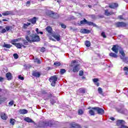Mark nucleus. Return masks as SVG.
Masks as SVG:
<instances>
[{
    "instance_id": "1",
    "label": "nucleus",
    "mask_w": 128,
    "mask_h": 128,
    "mask_svg": "<svg viewBox=\"0 0 128 128\" xmlns=\"http://www.w3.org/2000/svg\"><path fill=\"white\" fill-rule=\"evenodd\" d=\"M25 38H18L16 39H14L11 40V44H16L17 42L22 40L24 46H28V42H40V38L37 34H32L30 30H27L26 31Z\"/></svg>"
},
{
    "instance_id": "2",
    "label": "nucleus",
    "mask_w": 128,
    "mask_h": 128,
    "mask_svg": "<svg viewBox=\"0 0 128 128\" xmlns=\"http://www.w3.org/2000/svg\"><path fill=\"white\" fill-rule=\"evenodd\" d=\"M49 80L50 82H51V86H54L56 84V81L58 80V77L56 76H52L49 78Z\"/></svg>"
},
{
    "instance_id": "3",
    "label": "nucleus",
    "mask_w": 128,
    "mask_h": 128,
    "mask_svg": "<svg viewBox=\"0 0 128 128\" xmlns=\"http://www.w3.org/2000/svg\"><path fill=\"white\" fill-rule=\"evenodd\" d=\"M122 48V47L120 46H119L118 44L114 45L112 48V52H115V54H118V50H120Z\"/></svg>"
},
{
    "instance_id": "4",
    "label": "nucleus",
    "mask_w": 128,
    "mask_h": 128,
    "mask_svg": "<svg viewBox=\"0 0 128 128\" xmlns=\"http://www.w3.org/2000/svg\"><path fill=\"white\" fill-rule=\"evenodd\" d=\"M48 14L50 16V18H58V14H54L52 11L50 10L48 11Z\"/></svg>"
},
{
    "instance_id": "5",
    "label": "nucleus",
    "mask_w": 128,
    "mask_h": 128,
    "mask_svg": "<svg viewBox=\"0 0 128 128\" xmlns=\"http://www.w3.org/2000/svg\"><path fill=\"white\" fill-rule=\"evenodd\" d=\"M13 45L15 46L17 48H26V46L28 45H24V44H22V43H13Z\"/></svg>"
},
{
    "instance_id": "6",
    "label": "nucleus",
    "mask_w": 128,
    "mask_h": 128,
    "mask_svg": "<svg viewBox=\"0 0 128 128\" xmlns=\"http://www.w3.org/2000/svg\"><path fill=\"white\" fill-rule=\"evenodd\" d=\"M70 128H82V126L78 123L73 122L70 124Z\"/></svg>"
},
{
    "instance_id": "7",
    "label": "nucleus",
    "mask_w": 128,
    "mask_h": 128,
    "mask_svg": "<svg viewBox=\"0 0 128 128\" xmlns=\"http://www.w3.org/2000/svg\"><path fill=\"white\" fill-rule=\"evenodd\" d=\"M116 26L117 28H124V26H126V24L124 22H118L116 23Z\"/></svg>"
},
{
    "instance_id": "8",
    "label": "nucleus",
    "mask_w": 128,
    "mask_h": 128,
    "mask_svg": "<svg viewBox=\"0 0 128 128\" xmlns=\"http://www.w3.org/2000/svg\"><path fill=\"white\" fill-rule=\"evenodd\" d=\"M80 64H76V66H74L72 68L73 72H78L80 70Z\"/></svg>"
},
{
    "instance_id": "9",
    "label": "nucleus",
    "mask_w": 128,
    "mask_h": 128,
    "mask_svg": "<svg viewBox=\"0 0 128 128\" xmlns=\"http://www.w3.org/2000/svg\"><path fill=\"white\" fill-rule=\"evenodd\" d=\"M96 112L98 114H104V110L99 107L96 108Z\"/></svg>"
},
{
    "instance_id": "10",
    "label": "nucleus",
    "mask_w": 128,
    "mask_h": 128,
    "mask_svg": "<svg viewBox=\"0 0 128 128\" xmlns=\"http://www.w3.org/2000/svg\"><path fill=\"white\" fill-rule=\"evenodd\" d=\"M124 124H126L124 120H118L117 121L116 126H124Z\"/></svg>"
},
{
    "instance_id": "11",
    "label": "nucleus",
    "mask_w": 128,
    "mask_h": 128,
    "mask_svg": "<svg viewBox=\"0 0 128 128\" xmlns=\"http://www.w3.org/2000/svg\"><path fill=\"white\" fill-rule=\"evenodd\" d=\"M96 110V107L92 108L89 110V114L90 116H94V112Z\"/></svg>"
},
{
    "instance_id": "12",
    "label": "nucleus",
    "mask_w": 128,
    "mask_h": 128,
    "mask_svg": "<svg viewBox=\"0 0 128 128\" xmlns=\"http://www.w3.org/2000/svg\"><path fill=\"white\" fill-rule=\"evenodd\" d=\"M46 32H48L50 34H52V27L50 26H48L46 28Z\"/></svg>"
},
{
    "instance_id": "13",
    "label": "nucleus",
    "mask_w": 128,
    "mask_h": 128,
    "mask_svg": "<svg viewBox=\"0 0 128 128\" xmlns=\"http://www.w3.org/2000/svg\"><path fill=\"white\" fill-rule=\"evenodd\" d=\"M54 38H56L58 42H60V35L58 34H53L52 36Z\"/></svg>"
},
{
    "instance_id": "14",
    "label": "nucleus",
    "mask_w": 128,
    "mask_h": 128,
    "mask_svg": "<svg viewBox=\"0 0 128 128\" xmlns=\"http://www.w3.org/2000/svg\"><path fill=\"white\" fill-rule=\"evenodd\" d=\"M118 4L117 3H112L109 6L110 8H118Z\"/></svg>"
},
{
    "instance_id": "15",
    "label": "nucleus",
    "mask_w": 128,
    "mask_h": 128,
    "mask_svg": "<svg viewBox=\"0 0 128 128\" xmlns=\"http://www.w3.org/2000/svg\"><path fill=\"white\" fill-rule=\"evenodd\" d=\"M88 22V20H86V18H84V20H81L80 22V23H78L77 24L78 26H82V24H86V23Z\"/></svg>"
},
{
    "instance_id": "16",
    "label": "nucleus",
    "mask_w": 128,
    "mask_h": 128,
    "mask_svg": "<svg viewBox=\"0 0 128 128\" xmlns=\"http://www.w3.org/2000/svg\"><path fill=\"white\" fill-rule=\"evenodd\" d=\"M24 120L26 122H34H34L32 120L30 119V118L28 117H26L24 118Z\"/></svg>"
},
{
    "instance_id": "17",
    "label": "nucleus",
    "mask_w": 128,
    "mask_h": 128,
    "mask_svg": "<svg viewBox=\"0 0 128 128\" xmlns=\"http://www.w3.org/2000/svg\"><path fill=\"white\" fill-rule=\"evenodd\" d=\"M119 52L121 54V56H122V58H124L126 56V53H124L122 48H121V50H119Z\"/></svg>"
},
{
    "instance_id": "18",
    "label": "nucleus",
    "mask_w": 128,
    "mask_h": 128,
    "mask_svg": "<svg viewBox=\"0 0 128 128\" xmlns=\"http://www.w3.org/2000/svg\"><path fill=\"white\" fill-rule=\"evenodd\" d=\"M114 12H108V10H105L104 14L105 16H112V14H114Z\"/></svg>"
},
{
    "instance_id": "19",
    "label": "nucleus",
    "mask_w": 128,
    "mask_h": 128,
    "mask_svg": "<svg viewBox=\"0 0 128 128\" xmlns=\"http://www.w3.org/2000/svg\"><path fill=\"white\" fill-rule=\"evenodd\" d=\"M80 32L81 34H90V31L86 29H82L80 30Z\"/></svg>"
},
{
    "instance_id": "20",
    "label": "nucleus",
    "mask_w": 128,
    "mask_h": 128,
    "mask_svg": "<svg viewBox=\"0 0 128 128\" xmlns=\"http://www.w3.org/2000/svg\"><path fill=\"white\" fill-rule=\"evenodd\" d=\"M0 117H1V118H2V120H6V118H8V116L6 115V114L4 112L1 113Z\"/></svg>"
},
{
    "instance_id": "21",
    "label": "nucleus",
    "mask_w": 128,
    "mask_h": 128,
    "mask_svg": "<svg viewBox=\"0 0 128 128\" xmlns=\"http://www.w3.org/2000/svg\"><path fill=\"white\" fill-rule=\"evenodd\" d=\"M19 112L21 114H26L28 112V110L26 109L20 110H19Z\"/></svg>"
},
{
    "instance_id": "22",
    "label": "nucleus",
    "mask_w": 128,
    "mask_h": 128,
    "mask_svg": "<svg viewBox=\"0 0 128 128\" xmlns=\"http://www.w3.org/2000/svg\"><path fill=\"white\" fill-rule=\"evenodd\" d=\"M32 76H36V78H40V74L39 72H33Z\"/></svg>"
},
{
    "instance_id": "23",
    "label": "nucleus",
    "mask_w": 128,
    "mask_h": 128,
    "mask_svg": "<svg viewBox=\"0 0 128 128\" xmlns=\"http://www.w3.org/2000/svg\"><path fill=\"white\" fill-rule=\"evenodd\" d=\"M120 58L122 60V62H126V64L128 63V58H126V57H122V56H120Z\"/></svg>"
},
{
    "instance_id": "24",
    "label": "nucleus",
    "mask_w": 128,
    "mask_h": 128,
    "mask_svg": "<svg viewBox=\"0 0 128 128\" xmlns=\"http://www.w3.org/2000/svg\"><path fill=\"white\" fill-rule=\"evenodd\" d=\"M98 92L100 94H101V96H104V91L102 90V88L99 87L98 89Z\"/></svg>"
},
{
    "instance_id": "25",
    "label": "nucleus",
    "mask_w": 128,
    "mask_h": 128,
    "mask_svg": "<svg viewBox=\"0 0 128 128\" xmlns=\"http://www.w3.org/2000/svg\"><path fill=\"white\" fill-rule=\"evenodd\" d=\"M110 56H111L112 58H117L118 55L116 54L111 52L109 54Z\"/></svg>"
},
{
    "instance_id": "26",
    "label": "nucleus",
    "mask_w": 128,
    "mask_h": 128,
    "mask_svg": "<svg viewBox=\"0 0 128 128\" xmlns=\"http://www.w3.org/2000/svg\"><path fill=\"white\" fill-rule=\"evenodd\" d=\"M28 26H30V22H26V24H24L22 26L23 28L26 29L28 28Z\"/></svg>"
},
{
    "instance_id": "27",
    "label": "nucleus",
    "mask_w": 128,
    "mask_h": 128,
    "mask_svg": "<svg viewBox=\"0 0 128 128\" xmlns=\"http://www.w3.org/2000/svg\"><path fill=\"white\" fill-rule=\"evenodd\" d=\"M12 11H6V12L2 14V16H9V14H12Z\"/></svg>"
},
{
    "instance_id": "28",
    "label": "nucleus",
    "mask_w": 128,
    "mask_h": 128,
    "mask_svg": "<svg viewBox=\"0 0 128 128\" xmlns=\"http://www.w3.org/2000/svg\"><path fill=\"white\" fill-rule=\"evenodd\" d=\"M6 78H8V80H12V74L10 72H8L6 74Z\"/></svg>"
},
{
    "instance_id": "29",
    "label": "nucleus",
    "mask_w": 128,
    "mask_h": 128,
    "mask_svg": "<svg viewBox=\"0 0 128 128\" xmlns=\"http://www.w3.org/2000/svg\"><path fill=\"white\" fill-rule=\"evenodd\" d=\"M30 22H32V24H36V17L33 18L31 20H30Z\"/></svg>"
},
{
    "instance_id": "30",
    "label": "nucleus",
    "mask_w": 128,
    "mask_h": 128,
    "mask_svg": "<svg viewBox=\"0 0 128 128\" xmlns=\"http://www.w3.org/2000/svg\"><path fill=\"white\" fill-rule=\"evenodd\" d=\"M85 46H86L87 48H90V42L88 40H86L85 42Z\"/></svg>"
},
{
    "instance_id": "31",
    "label": "nucleus",
    "mask_w": 128,
    "mask_h": 128,
    "mask_svg": "<svg viewBox=\"0 0 128 128\" xmlns=\"http://www.w3.org/2000/svg\"><path fill=\"white\" fill-rule=\"evenodd\" d=\"M4 48H10L12 46L10 44H4L3 46Z\"/></svg>"
},
{
    "instance_id": "32",
    "label": "nucleus",
    "mask_w": 128,
    "mask_h": 128,
    "mask_svg": "<svg viewBox=\"0 0 128 128\" xmlns=\"http://www.w3.org/2000/svg\"><path fill=\"white\" fill-rule=\"evenodd\" d=\"M123 70L125 72V74H128V66H124L123 68Z\"/></svg>"
},
{
    "instance_id": "33",
    "label": "nucleus",
    "mask_w": 128,
    "mask_h": 128,
    "mask_svg": "<svg viewBox=\"0 0 128 128\" xmlns=\"http://www.w3.org/2000/svg\"><path fill=\"white\" fill-rule=\"evenodd\" d=\"M79 92H81V94H84L86 92V89L84 88H81L79 89Z\"/></svg>"
},
{
    "instance_id": "34",
    "label": "nucleus",
    "mask_w": 128,
    "mask_h": 128,
    "mask_svg": "<svg viewBox=\"0 0 128 128\" xmlns=\"http://www.w3.org/2000/svg\"><path fill=\"white\" fill-rule=\"evenodd\" d=\"M36 32L37 34H44V32H38V28H36Z\"/></svg>"
},
{
    "instance_id": "35",
    "label": "nucleus",
    "mask_w": 128,
    "mask_h": 128,
    "mask_svg": "<svg viewBox=\"0 0 128 128\" xmlns=\"http://www.w3.org/2000/svg\"><path fill=\"white\" fill-rule=\"evenodd\" d=\"M86 24H88V26H94V22H88V20H87Z\"/></svg>"
},
{
    "instance_id": "36",
    "label": "nucleus",
    "mask_w": 128,
    "mask_h": 128,
    "mask_svg": "<svg viewBox=\"0 0 128 128\" xmlns=\"http://www.w3.org/2000/svg\"><path fill=\"white\" fill-rule=\"evenodd\" d=\"M60 62H54V66H60Z\"/></svg>"
},
{
    "instance_id": "37",
    "label": "nucleus",
    "mask_w": 128,
    "mask_h": 128,
    "mask_svg": "<svg viewBox=\"0 0 128 128\" xmlns=\"http://www.w3.org/2000/svg\"><path fill=\"white\" fill-rule=\"evenodd\" d=\"M34 62H36V64H40V60L36 58L34 59Z\"/></svg>"
},
{
    "instance_id": "38",
    "label": "nucleus",
    "mask_w": 128,
    "mask_h": 128,
    "mask_svg": "<svg viewBox=\"0 0 128 128\" xmlns=\"http://www.w3.org/2000/svg\"><path fill=\"white\" fill-rule=\"evenodd\" d=\"M78 114H84V111L82 109H80L78 110Z\"/></svg>"
},
{
    "instance_id": "39",
    "label": "nucleus",
    "mask_w": 128,
    "mask_h": 128,
    "mask_svg": "<svg viewBox=\"0 0 128 128\" xmlns=\"http://www.w3.org/2000/svg\"><path fill=\"white\" fill-rule=\"evenodd\" d=\"M60 72L61 74H64V72H66V70L64 69H61L60 70Z\"/></svg>"
},
{
    "instance_id": "40",
    "label": "nucleus",
    "mask_w": 128,
    "mask_h": 128,
    "mask_svg": "<svg viewBox=\"0 0 128 128\" xmlns=\"http://www.w3.org/2000/svg\"><path fill=\"white\" fill-rule=\"evenodd\" d=\"M0 100H1V102H4L6 100V98H0Z\"/></svg>"
},
{
    "instance_id": "41",
    "label": "nucleus",
    "mask_w": 128,
    "mask_h": 128,
    "mask_svg": "<svg viewBox=\"0 0 128 128\" xmlns=\"http://www.w3.org/2000/svg\"><path fill=\"white\" fill-rule=\"evenodd\" d=\"M13 56L14 58H16V60H17V58H18V55L17 54H14L13 55Z\"/></svg>"
},
{
    "instance_id": "42",
    "label": "nucleus",
    "mask_w": 128,
    "mask_h": 128,
    "mask_svg": "<svg viewBox=\"0 0 128 128\" xmlns=\"http://www.w3.org/2000/svg\"><path fill=\"white\" fill-rule=\"evenodd\" d=\"M6 32V30L5 28H2L1 31H0V32L1 34H4V32Z\"/></svg>"
},
{
    "instance_id": "43",
    "label": "nucleus",
    "mask_w": 128,
    "mask_h": 128,
    "mask_svg": "<svg viewBox=\"0 0 128 128\" xmlns=\"http://www.w3.org/2000/svg\"><path fill=\"white\" fill-rule=\"evenodd\" d=\"M69 28H70V30H72V32H74V31L76 30H77L76 28H74L72 26L69 27Z\"/></svg>"
},
{
    "instance_id": "44",
    "label": "nucleus",
    "mask_w": 128,
    "mask_h": 128,
    "mask_svg": "<svg viewBox=\"0 0 128 128\" xmlns=\"http://www.w3.org/2000/svg\"><path fill=\"white\" fill-rule=\"evenodd\" d=\"M40 52H46V48H40Z\"/></svg>"
},
{
    "instance_id": "45",
    "label": "nucleus",
    "mask_w": 128,
    "mask_h": 128,
    "mask_svg": "<svg viewBox=\"0 0 128 128\" xmlns=\"http://www.w3.org/2000/svg\"><path fill=\"white\" fill-rule=\"evenodd\" d=\"M76 60H72V62L71 66H74V64H76Z\"/></svg>"
},
{
    "instance_id": "46",
    "label": "nucleus",
    "mask_w": 128,
    "mask_h": 128,
    "mask_svg": "<svg viewBox=\"0 0 128 128\" xmlns=\"http://www.w3.org/2000/svg\"><path fill=\"white\" fill-rule=\"evenodd\" d=\"M79 76H84V72L82 70L80 72Z\"/></svg>"
},
{
    "instance_id": "47",
    "label": "nucleus",
    "mask_w": 128,
    "mask_h": 128,
    "mask_svg": "<svg viewBox=\"0 0 128 128\" xmlns=\"http://www.w3.org/2000/svg\"><path fill=\"white\" fill-rule=\"evenodd\" d=\"M60 26L62 28H66V26L64 25V24H60Z\"/></svg>"
},
{
    "instance_id": "48",
    "label": "nucleus",
    "mask_w": 128,
    "mask_h": 128,
    "mask_svg": "<svg viewBox=\"0 0 128 128\" xmlns=\"http://www.w3.org/2000/svg\"><path fill=\"white\" fill-rule=\"evenodd\" d=\"M10 122L12 124H14V120L10 119Z\"/></svg>"
},
{
    "instance_id": "49",
    "label": "nucleus",
    "mask_w": 128,
    "mask_h": 128,
    "mask_svg": "<svg viewBox=\"0 0 128 128\" xmlns=\"http://www.w3.org/2000/svg\"><path fill=\"white\" fill-rule=\"evenodd\" d=\"M101 36L104 38H106V34L104 33V32H102L101 34Z\"/></svg>"
},
{
    "instance_id": "50",
    "label": "nucleus",
    "mask_w": 128,
    "mask_h": 128,
    "mask_svg": "<svg viewBox=\"0 0 128 128\" xmlns=\"http://www.w3.org/2000/svg\"><path fill=\"white\" fill-rule=\"evenodd\" d=\"M9 106H14V101H11L8 103Z\"/></svg>"
},
{
    "instance_id": "51",
    "label": "nucleus",
    "mask_w": 128,
    "mask_h": 128,
    "mask_svg": "<svg viewBox=\"0 0 128 128\" xmlns=\"http://www.w3.org/2000/svg\"><path fill=\"white\" fill-rule=\"evenodd\" d=\"M18 78L19 80H24V79L23 76H19Z\"/></svg>"
},
{
    "instance_id": "52",
    "label": "nucleus",
    "mask_w": 128,
    "mask_h": 128,
    "mask_svg": "<svg viewBox=\"0 0 128 128\" xmlns=\"http://www.w3.org/2000/svg\"><path fill=\"white\" fill-rule=\"evenodd\" d=\"M51 104H56V100H51Z\"/></svg>"
},
{
    "instance_id": "53",
    "label": "nucleus",
    "mask_w": 128,
    "mask_h": 128,
    "mask_svg": "<svg viewBox=\"0 0 128 128\" xmlns=\"http://www.w3.org/2000/svg\"><path fill=\"white\" fill-rule=\"evenodd\" d=\"M6 30H7V32L10 30V28L9 26H6Z\"/></svg>"
},
{
    "instance_id": "54",
    "label": "nucleus",
    "mask_w": 128,
    "mask_h": 128,
    "mask_svg": "<svg viewBox=\"0 0 128 128\" xmlns=\"http://www.w3.org/2000/svg\"><path fill=\"white\" fill-rule=\"evenodd\" d=\"M93 82H94L95 84H96V78L93 79Z\"/></svg>"
},
{
    "instance_id": "55",
    "label": "nucleus",
    "mask_w": 128,
    "mask_h": 128,
    "mask_svg": "<svg viewBox=\"0 0 128 128\" xmlns=\"http://www.w3.org/2000/svg\"><path fill=\"white\" fill-rule=\"evenodd\" d=\"M118 18H119V20H122V16H119Z\"/></svg>"
},
{
    "instance_id": "56",
    "label": "nucleus",
    "mask_w": 128,
    "mask_h": 128,
    "mask_svg": "<svg viewBox=\"0 0 128 128\" xmlns=\"http://www.w3.org/2000/svg\"><path fill=\"white\" fill-rule=\"evenodd\" d=\"M48 126H52V123H50V122H48Z\"/></svg>"
},
{
    "instance_id": "57",
    "label": "nucleus",
    "mask_w": 128,
    "mask_h": 128,
    "mask_svg": "<svg viewBox=\"0 0 128 128\" xmlns=\"http://www.w3.org/2000/svg\"><path fill=\"white\" fill-rule=\"evenodd\" d=\"M45 96H48V98H46V100H48V94H46Z\"/></svg>"
},
{
    "instance_id": "58",
    "label": "nucleus",
    "mask_w": 128,
    "mask_h": 128,
    "mask_svg": "<svg viewBox=\"0 0 128 128\" xmlns=\"http://www.w3.org/2000/svg\"><path fill=\"white\" fill-rule=\"evenodd\" d=\"M110 120H114V117H110Z\"/></svg>"
},
{
    "instance_id": "59",
    "label": "nucleus",
    "mask_w": 128,
    "mask_h": 128,
    "mask_svg": "<svg viewBox=\"0 0 128 128\" xmlns=\"http://www.w3.org/2000/svg\"><path fill=\"white\" fill-rule=\"evenodd\" d=\"M4 80V78L0 77V82H2Z\"/></svg>"
},
{
    "instance_id": "60",
    "label": "nucleus",
    "mask_w": 128,
    "mask_h": 128,
    "mask_svg": "<svg viewBox=\"0 0 128 128\" xmlns=\"http://www.w3.org/2000/svg\"><path fill=\"white\" fill-rule=\"evenodd\" d=\"M50 40H53L54 42V39L52 38V37H49Z\"/></svg>"
},
{
    "instance_id": "61",
    "label": "nucleus",
    "mask_w": 128,
    "mask_h": 128,
    "mask_svg": "<svg viewBox=\"0 0 128 128\" xmlns=\"http://www.w3.org/2000/svg\"><path fill=\"white\" fill-rule=\"evenodd\" d=\"M30 4V1H28L26 2V4Z\"/></svg>"
},
{
    "instance_id": "62",
    "label": "nucleus",
    "mask_w": 128,
    "mask_h": 128,
    "mask_svg": "<svg viewBox=\"0 0 128 128\" xmlns=\"http://www.w3.org/2000/svg\"><path fill=\"white\" fill-rule=\"evenodd\" d=\"M57 2H58V4H60V2H62V0H58Z\"/></svg>"
},
{
    "instance_id": "63",
    "label": "nucleus",
    "mask_w": 128,
    "mask_h": 128,
    "mask_svg": "<svg viewBox=\"0 0 128 128\" xmlns=\"http://www.w3.org/2000/svg\"><path fill=\"white\" fill-rule=\"evenodd\" d=\"M2 22H8V20L6 19H3Z\"/></svg>"
},
{
    "instance_id": "64",
    "label": "nucleus",
    "mask_w": 128,
    "mask_h": 128,
    "mask_svg": "<svg viewBox=\"0 0 128 128\" xmlns=\"http://www.w3.org/2000/svg\"><path fill=\"white\" fill-rule=\"evenodd\" d=\"M96 86H100V83H98V82H96Z\"/></svg>"
}]
</instances>
